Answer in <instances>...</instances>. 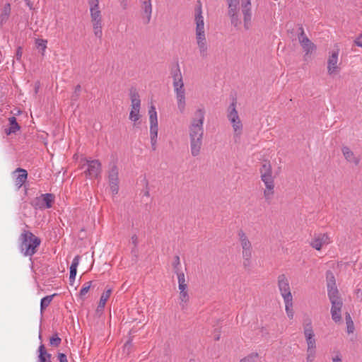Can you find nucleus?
<instances>
[{
	"instance_id": "f257e3e1",
	"label": "nucleus",
	"mask_w": 362,
	"mask_h": 362,
	"mask_svg": "<svg viewBox=\"0 0 362 362\" xmlns=\"http://www.w3.org/2000/svg\"><path fill=\"white\" fill-rule=\"evenodd\" d=\"M205 110L199 107L194 112V117L189 126V136L190 140V150L193 156H197L202 148L204 136V121Z\"/></svg>"
},
{
	"instance_id": "f03ea898",
	"label": "nucleus",
	"mask_w": 362,
	"mask_h": 362,
	"mask_svg": "<svg viewBox=\"0 0 362 362\" xmlns=\"http://www.w3.org/2000/svg\"><path fill=\"white\" fill-rule=\"evenodd\" d=\"M326 280L327 295L332 304L330 310L332 319L335 322H339L341 320V311L343 306V300L336 286V280L333 272L331 271L326 272Z\"/></svg>"
},
{
	"instance_id": "7ed1b4c3",
	"label": "nucleus",
	"mask_w": 362,
	"mask_h": 362,
	"mask_svg": "<svg viewBox=\"0 0 362 362\" xmlns=\"http://www.w3.org/2000/svg\"><path fill=\"white\" fill-rule=\"evenodd\" d=\"M194 22L196 43L199 49V55L205 59L209 55V46L207 44L206 33L204 29V20L202 15V6L199 5L195 9Z\"/></svg>"
},
{
	"instance_id": "20e7f679",
	"label": "nucleus",
	"mask_w": 362,
	"mask_h": 362,
	"mask_svg": "<svg viewBox=\"0 0 362 362\" xmlns=\"http://www.w3.org/2000/svg\"><path fill=\"white\" fill-rule=\"evenodd\" d=\"M173 86L175 99L177 102V110L180 113L183 114L186 109V90L184 86L182 76L180 70L176 68L172 70Z\"/></svg>"
},
{
	"instance_id": "39448f33",
	"label": "nucleus",
	"mask_w": 362,
	"mask_h": 362,
	"mask_svg": "<svg viewBox=\"0 0 362 362\" xmlns=\"http://www.w3.org/2000/svg\"><path fill=\"white\" fill-rule=\"evenodd\" d=\"M19 249L25 257H32L37 252L41 240L32 232L23 230L18 238Z\"/></svg>"
},
{
	"instance_id": "423d86ee",
	"label": "nucleus",
	"mask_w": 362,
	"mask_h": 362,
	"mask_svg": "<svg viewBox=\"0 0 362 362\" xmlns=\"http://www.w3.org/2000/svg\"><path fill=\"white\" fill-rule=\"evenodd\" d=\"M261 180L264 183L266 189L264 192V197L267 200L272 198L274 194V177L272 176V169L269 161H264L260 168Z\"/></svg>"
},
{
	"instance_id": "0eeeda50",
	"label": "nucleus",
	"mask_w": 362,
	"mask_h": 362,
	"mask_svg": "<svg viewBox=\"0 0 362 362\" xmlns=\"http://www.w3.org/2000/svg\"><path fill=\"white\" fill-rule=\"evenodd\" d=\"M227 117L232 124L234 139L237 142L243 132V124L236 110L235 102H233L228 109Z\"/></svg>"
},
{
	"instance_id": "6e6552de",
	"label": "nucleus",
	"mask_w": 362,
	"mask_h": 362,
	"mask_svg": "<svg viewBox=\"0 0 362 362\" xmlns=\"http://www.w3.org/2000/svg\"><path fill=\"white\" fill-rule=\"evenodd\" d=\"M238 237L243 250L242 254L244 259L243 265L245 267H248L250 264V259L252 257V244L243 230H240L238 232Z\"/></svg>"
},
{
	"instance_id": "1a4fd4ad",
	"label": "nucleus",
	"mask_w": 362,
	"mask_h": 362,
	"mask_svg": "<svg viewBox=\"0 0 362 362\" xmlns=\"http://www.w3.org/2000/svg\"><path fill=\"white\" fill-rule=\"evenodd\" d=\"M299 33L298 35L299 43L300 44L303 52H305L304 58L308 61L310 57V54L313 52L315 45L305 35L303 28H298Z\"/></svg>"
},
{
	"instance_id": "9d476101",
	"label": "nucleus",
	"mask_w": 362,
	"mask_h": 362,
	"mask_svg": "<svg viewBox=\"0 0 362 362\" xmlns=\"http://www.w3.org/2000/svg\"><path fill=\"white\" fill-rule=\"evenodd\" d=\"M108 183L112 194H117L119 192V170L115 164L108 171Z\"/></svg>"
},
{
	"instance_id": "9b49d317",
	"label": "nucleus",
	"mask_w": 362,
	"mask_h": 362,
	"mask_svg": "<svg viewBox=\"0 0 362 362\" xmlns=\"http://www.w3.org/2000/svg\"><path fill=\"white\" fill-rule=\"evenodd\" d=\"M278 288L284 300L293 299L289 281L285 274L278 276Z\"/></svg>"
},
{
	"instance_id": "f8f14e48",
	"label": "nucleus",
	"mask_w": 362,
	"mask_h": 362,
	"mask_svg": "<svg viewBox=\"0 0 362 362\" xmlns=\"http://www.w3.org/2000/svg\"><path fill=\"white\" fill-rule=\"evenodd\" d=\"M241 8L243 15V23L245 30L251 27L252 12L250 0H241Z\"/></svg>"
},
{
	"instance_id": "ddd939ff",
	"label": "nucleus",
	"mask_w": 362,
	"mask_h": 362,
	"mask_svg": "<svg viewBox=\"0 0 362 362\" xmlns=\"http://www.w3.org/2000/svg\"><path fill=\"white\" fill-rule=\"evenodd\" d=\"M88 168L85 171L86 176L89 178L98 177L101 172V163L98 160H87Z\"/></svg>"
},
{
	"instance_id": "4468645a",
	"label": "nucleus",
	"mask_w": 362,
	"mask_h": 362,
	"mask_svg": "<svg viewBox=\"0 0 362 362\" xmlns=\"http://www.w3.org/2000/svg\"><path fill=\"white\" fill-rule=\"evenodd\" d=\"M139 4L144 23L148 24L151 21L152 14L151 0H139Z\"/></svg>"
},
{
	"instance_id": "2eb2a0df",
	"label": "nucleus",
	"mask_w": 362,
	"mask_h": 362,
	"mask_svg": "<svg viewBox=\"0 0 362 362\" xmlns=\"http://www.w3.org/2000/svg\"><path fill=\"white\" fill-rule=\"evenodd\" d=\"M54 200V196L52 194H42L36 199L35 206L40 209H49L52 206Z\"/></svg>"
},
{
	"instance_id": "dca6fc26",
	"label": "nucleus",
	"mask_w": 362,
	"mask_h": 362,
	"mask_svg": "<svg viewBox=\"0 0 362 362\" xmlns=\"http://www.w3.org/2000/svg\"><path fill=\"white\" fill-rule=\"evenodd\" d=\"M338 52H333L327 61V72L330 76L335 75L339 72L340 68L337 65Z\"/></svg>"
},
{
	"instance_id": "f3484780",
	"label": "nucleus",
	"mask_w": 362,
	"mask_h": 362,
	"mask_svg": "<svg viewBox=\"0 0 362 362\" xmlns=\"http://www.w3.org/2000/svg\"><path fill=\"white\" fill-rule=\"evenodd\" d=\"M17 173H18L19 174L15 179V185L17 187L18 189H20L25 182L28 178V173L25 169H23L21 168H16L13 172V174H16Z\"/></svg>"
},
{
	"instance_id": "a211bd4d",
	"label": "nucleus",
	"mask_w": 362,
	"mask_h": 362,
	"mask_svg": "<svg viewBox=\"0 0 362 362\" xmlns=\"http://www.w3.org/2000/svg\"><path fill=\"white\" fill-rule=\"evenodd\" d=\"M304 334L306 339V341L308 344V350L307 352H310L311 351L315 350V339L313 338L314 332L313 329H309L308 328L304 331Z\"/></svg>"
},
{
	"instance_id": "6ab92c4d",
	"label": "nucleus",
	"mask_w": 362,
	"mask_h": 362,
	"mask_svg": "<svg viewBox=\"0 0 362 362\" xmlns=\"http://www.w3.org/2000/svg\"><path fill=\"white\" fill-rule=\"evenodd\" d=\"M342 153L345 158V159L349 162L353 163L356 165H358L360 162V158L358 157H356L354 152L347 146H344L342 148Z\"/></svg>"
},
{
	"instance_id": "aec40b11",
	"label": "nucleus",
	"mask_w": 362,
	"mask_h": 362,
	"mask_svg": "<svg viewBox=\"0 0 362 362\" xmlns=\"http://www.w3.org/2000/svg\"><path fill=\"white\" fill-rule=\"evenodd\" d=\"M11 13V5L10 4H6L2 8L0 13V25H3L5 24Z\"/></svg>"
},
{
	"instance_id": "412c9836",
	"label": "nucleus",
	"mask_w": 362,
	"mask_h": 362,
	"mask_svg": "<svg viewBox=\"0 0 362 362\" xmlns=\"http://www.w3.org/2000/svg\"><path fill=\"white\" fill-rule=\"evenodd\" d=\"M130 98H131V106L132 109L134 110H140L141 107V100L139 98V95L136 90H132L130 93Z\"/></svg>"
},
{
	"instance_id": "4be33fe9",
	"label": "nucleus",
	"mask_w": 362,
	"mask_h": 362,
	"mask_svg": "<svg viewBox=\"0 0 362 362\" xmlns=\"http://www.w3.org/2000/svg\"><path fill=\"white\" fill-rule=\"evenodd\" d=\"M38 362H51V354L46 351L45 347L41 344L38 349Z\"/></svg>"
},
{
	"instance_id": "5701e85b",
	"label": "nucleus",
	"mask_w": 362,
	"mask_h": 362,
	"mask_svg": "<svg viewBox=\"0 0 362 362\" xmlns=\"http://www.w3.org/2000/svg\"><path fill=\"white\" fill-rule=\"evenodd\" d=\"M228 15L230 18L231 25H233L236 30L240 28L241 21L239 17L238 11L228 12Z\"/></svg>"
},
{
	"instance_id": "b1692460",
	"label": "nucleus",
	"mask_w": 362,
	"mask_h": 362,
	"mask_svg": "<svg viewBox=\"0 0 362 362\" xmlns=\"http://www.w3.org/2000/svg\"><path fill=\"white\" fill-rule=\"evenodd\" d=\"M92 23H102L101 11L99 8H90Z\"/></svg>"
},
{
	"instance_id": "393cba45",
	"label": "nucleus",
	"mask_w": 362,
	"mask_h": 362,
	"mask_svg": "<svg viewBox=\"0 0 362 362\" xmlns=\"http://www.w3.org/2000/svg\"><path fill=\"white\" fill-rule=\"evenodd\" d=\"M112 293V290L110 288L107 289L101 296L98 305V310H103L105 308L107 300L110 298Z\"/></svg>"
},
{
	"instance_id": "a878e982",
	"label": "nucleus",
	"mask_w": 362,
	"mask_h": 362,
	"mask_svg": "<svg viewBox=\"0 0 362 362\" xmlns=\"http://www.w3.org/2000/svg\"><path fill=\"white\" fill-rule=\"evenodd\" d=\"M284 304H285V310L286 313V315L291 320L293 318L294 316V311H293V299H287L284 300Z\"/></svg>"
},
{
	"instance_id": "bb28decb",
	"label": "nucleus",
	"mask_w": 362,
	"mask_h": 362,
	"mask_svg": "<svg viewBox=\"0 0 362 362\" xmlns=\"http://www.w3.org/2000/svg\"><path fill=\"white\" fill-rule=\"evenodd\" d=\"M10 127L8 130H6L7 134H10L11 133H16L18 130L20 129V126L16 122V118L15 117H11L9 118Z\"/></svg>"
},
{
	"instance_id": "cd10ccee",
	"label": "nucleus",
	"mask_w": 362,
	"mask_h": 362,
	"mask_svg": "<svg viewBox=\"0 0 362 362\" xmlns=\"http://www.w3.org/2000/svg\"><path fill=\"white\" fill-rule=\"evenodd\" d=\"M180 305L182 310H185L187 308V303L189 300V295L186 289L180 290Z\"/></svg>"
},
{
	"instance_id": "c85d7f7f",
	"label": "nucleus",
	"mask_w": 362,
	"mask_h": 362,
	"mask_svg": "<svg viewBox=\"0 0 362 362\" xmlns=\"http://www.w3.org/2000/svg\"><path fill=\"white\" fill-rule=\"evenodd\" d=\"M345 320L346 324V332L348 334L354 333L355 327L352 318L349 313H346Z\"/></svg>"
},
{
	"instance_id": "c756f323",
	"label": "nucleus",
	"mask_w": 362,
	"mask_h": 362,
	"mask_svg": "<svg viewBox=\"0 0 362 362\" xmlns=\"http://www.w3.org/2000/svg\"><path fill=\"white\" fill-rule=\"evenodd\" d=\"M56 296V294H53L51 296H47L41 299L40 301V311L43 312L45 309H46L52 302L53 297Z\"/></svg>"
},
{
	"instance_id": "7c9ffc66",
	"label": "nucleus",
	"mask_w": 362,
	"mask_h": 362,
	"mask_svg": "<svg viewBox=\"0 0 362 362\" xmlns=\"http://www.w3.org/2000/svg\"><path fill=\"white\" fill-rule=\"evenodd\" d=\"M177 274L178 279V287L179 290H185L187 289V285L185 283V277L183 272H176Z\"/></svg>"
},
{
	"instance_id": "2f4dec72",
	"label": "nucleus",
	"mask_w": 362,
	"mask_h": 362,
	"mask_svg": "<svg viewBox=\"0 0 362 362\" xmlns=\"http://www.w3.org/2000/svg\"><path fill=\"white\" fill-rule=\"evenodd\" d=\"M150 124H158L157 112L156 107L151 105L148 110Z\"/></svg>"
},
{
	"instance_id": "473e14b6",
	"label": "nucleus",
	"mask_w": 362,
	"mask_h": 362,
	"mask_svg": "<svg viewBox=\"0 0 362 362\" xmlns=\"http://www.w3.org/2000/svg\"><path fill=\"white\" fill-rule=\"evenodd\" d=\"M228 5V11H238L239 0H227Z\"/></svg>"
},
{
	"instance_id": "72a5a7b5",
	"label": "nucleus",
	"mask_w": 362,
	"mask_h": 362,
	"mask_svg": "<svg viewBox=\"0 0 362 362\" xmlns=\"http://www.w3.org/2000/svg\"><path fill=\"white\" fill-rule=\"evenodd\" d=\"M329 238L327 234H323L320 237L318 236V251L320 250L321 247L329 244Z\"/></svg>"
},
{
	"instance_id": "f704fd0d",
	"label": "nucleus",
	"mask_w": 362,
	"mask_h": 362,
	"mask_svg": "<svg viewBox=\"0 0 362 362\" xmlns=\"http://www.w3.org/2000/svg\"><path fill=\"white\" fill-rule=\"evenodd\" d=\"M93 28L95 35L98 38H101L103 35L102 23H93Z\"/></svg>"
},
{
	"instance_id": "c9c22d12",
	"label": "nucleus",
	"mask_w": 362,
	"mask_h": 362,
	"mask_svg": "<svg viewBox=\"0 0 362 362\" xmlns=\"http://www.w3.org/2000/svg\"><path fill=\"white\" fill-rule=\"evenodd\" d=\"M47 40H42V39H37L36 40V46L37 48L42 49V54L44 55V52L47 48Z\"/></svg>"
},
{
	"instance_id": "e433bc0d",
	"label": "nucleus",
	"mask_w": 362,
	"mask_h": 362,
	"mask_svg": "<svg viewBox=\"0 0 362 362\" xmlns=\"http://www.w3.org/2000/svg\"><path fill=\"white\" fill-rule=\"evenodd\" d=\"M257 358L258 354L257 353H252L247 357L241 359L240 362H258Z\"/></svg>"
},
{
	"instance_id": "4c0bfd02",
	"label": "nucleus",
	"mask_w": 362,
	"mask_h": 362,
	"mask_svg": "<svg viewBox=\"0 0 362 362\" xmlns=\"http://www.w3.org/2000/svg\"><path fill=\"white\" fill-rule=\"evenodd\" d=\"M139 112H140V110H136L132 109L130 111V113H129V119L134 122L138 121L140 118Z\"/></svg>"
},
{
	"instance_id": "58836bf2",
	"label": "nucleus",
	"mask_w": 362,
	"mask_h": 362,
	"mask_svg": "<svg viewBox=\"0 0 362 362\" xmlns=\"http://www.w3.org/2000/svg\"><path fill=\"white\" fill-rule=\"evenodd\" d=\"M158 124H150V136L151 137H158Z\"/></svg>"
},
{
	"instance_id": "ea45409f",
	"label": "nucleus",
	"mask_w": 362,
	"mask_h": 362,
	"mask_svg": "<svg viewBox=\"0 0 362 362\" xmlns=\"http://www.w3.org/2000/svg\"><path fill=\"white\" fill-rule=\"evenodd\" d=\"M90 285H91V281L86 282L83 285V286H82V288H81V289L80 291V296H81V297L84 296L88 292V291H89V289L90 288Z\"/></svg>"
},
{
	"instance_id": "a19ab883",
	"label": "nucleus",
	"mask_w": 362,
	"mask_h": 362,
	"mask_svg": "<svg viewBox=\"0 0 362 362\" xmlns=\"http://www.w3.org/2000/svg\"><path fill=\"white\" fill-rule=\"evenodd\" d=\"M61 341V339L57 336V334H55L50 338L49 343L52 346H58L60 344Z\"/></svg>"
},
{
	"instance_id": "79ce46f5",
	"label": "nucleus",
	"mask_w": 362,
	"mask_h": 362,
	"mask_svg": "<svg viewBox=\"0 0 362 362\" xmlns=\"http://www.w3.org/2000/svg\"><path fill=\"white\" fill-rule=\"evenodd\" d=\"M307 358L306 362H314L316 358V351H311L310 352H307Z\"/></svg>"
},
{
	"instance_id": "37998d69",
	"label": "nucleus",
	"mask_w": 362,
	"mask_h": 362,
	"mask_svg": "<svg viewBox=\"0 0 362 362\" xmlns=\"http://www.w3.org/2000/svg\"><path fill=\"white\" fill-rule=\"evenodd\" d=\"M303 326H304V331L306 329H312V326H311V320L308 317H307L306 319L304 320V322H303Z\"/></svg>"
},
{
	"instance_id": "c03bdc74",
	"label": "nucleus",
	"mask_w": 362,
	"mask_h": 362,
	"mask_svg": "<svg viewBox=\"0 0 362 362\" xmlns=\"http://www.w3.org/2000/svg\"><path fill=\"white\" fill-rule=\"evenodd\" d=\"M90 8H99V0H88Z\"/></svg>"
},
{
	"instance_id": "a18cd8bd",
	"label": "nucleus",
	"mask_w": 362,
	"mask_h": 362,
	"mask_svg": "<svg viewBox=\"0 0 362 362\" xmlns=\"http://www.w3.org/2000/svg\"><path fill=\"white\" fill-rule=\"evenodd\" d=\"M81 90V86L80 85H77L75 88V90H74V95H72V100H76L78 95H79V92Z\"/></svg>"
},
{
	"instance_id": "49530a36",
	"label": "nucleus",
	"mask_w": 362,
	"mask_h": 362,
	"mask_svg": "<svg viewBox=\"0 0 362 362\" xmlns=\"http://www.w3.org/2000/svg\"><path fill=\"white\" fill-rule=\"evenodd\" d=\"M77 268L70 267L69 279H76Z\"/></svg>"
},
{
	"instance_id": "de8ad7c7",
	"label": "nucleus",
	"mask_w": 362,
	"mask_h": 362,
	"mask_svg": "<svg viewBox=\"0 0 362 362\" xmlns=\"http://www.w3.org/2000/svg\"><path fill=\"white\" fill-rule=\"evenodd\" d=\"M354 43L358 47H362V33L356 38V40H354Z\"/></svg>"
},
{
	"instance_id": "09e8293b",
	"label": "nucleus",
	"mask_w": 362,
	"mask_h": 362,
	"mask_svg": "<svg viewBox=\"0 0 362 362\" xmlns=\"http://www.w3.org/2000/svg\"><path fill=\"white\" fill-rule=\"evenodd\" d=\"M79 264V257L76 256L74 258L71 267L74 268H77L78 265Z\"/></svg>"
},
{
	"instance_id": "8fccbe9b",
	"label": "nucleus",
	"mask_w": 362,
	"mask_h": 362,
	"mask_svg": "<svg viewBox=\"0 0 362 362\" xmlns=\"http://www.w3.org/2000/svg\"><path fill=\"white\" fill-rule=\"evenodd\" d=\"M58 359H59V362H68L66 356L62 353H59L58 354Z\"/></svg>"
},
{
	"instance_id": "3c124183",
	"label": "nucleus",
	"mask_w": 362,
	"mask_h": 362,
	"mask_svg": "<svg viewBox=\"0 0 362 362\" xmlns=\"http://www.w3.org/2000/svg\"><path fill=\"white\" fill-rule=\"evenodd\" d=\"M180 265V257L178 256H176L175 257V261H174V267L175 269V272H178V269H177V267Z\"/></svg>"
},
{
	"instance_id": "603ef678",
	"label": "nucleus",
	"mask_w": 362,
	"mask_h": 362,
	"mask_svg": "<svg viewBox=\"0 0 362 362\" xmlns=\"http://www.w3.org/2000/svg\"><path fill=\"white\" fill-rule=\"evenodd\" d=\"M157 138L151 137V144L153 151L156 149Z\"/></svg>"
},
{
	"instance_id": "864d4df0",
	"label": "nucleus",
	"mask_w": 362,
	"mask_h": 362,
	"mask_svg": "<svg viewBox=\"0 0 362 362\" xmlns=\"http://www.w3.org/2000/svg\"><path fill=\"white\" fill-rule=\"evenodd\" d=\"M132 243L136 247L138 244V237L136 235H133L131 238Z\"/></svg>"
},
{
	"instance_id": "5fc2aeb1",
	"label": "nucleus",
	"mask_w": 362,
	"mask_h": 362,
	"mask_svg": "<svg viewBox=\"0 0 362 362\" xmlns=\"http://www.w3.org/2000/svg\"><path fill=\"white\" fill-rule=\"evenodd\" d=\"M22 56V51L21 48L18 47L16 52V59L17 60H20Z\"/></svg>"
},
{
	"instance_id": "6e6d98bb",
	"label": "nucleus",
	"mask_w": 362,
	"mask_h": 362,
	"mask_svg": "<svg viewBox=\"0 0 362 362\" xmlns=\"http://www.w3.org/2000/svg\"><path fill=\"white\" fill-rule=\"evenodd\" d=\"M121 6H122L123 8H126L127 6V0H119Z\"/></svg>"
},
{
	"instance_id": "4d7b16f0",
	"label": "nucleus",
	"mask_w": 362,
	"mask_h": 362,
	"mask_svg": "<svg viewBox=\"0 0 362 362\" xmlns=\"http://www.w3.org/2000/svg\"><path fill=\"white\" fill-rule=\"evenodd\" d=\"M333 362H341V358L339 356H336V357H334L333 358Z\"/></svg>"
},
{
	"instance_id": "13d9d810",
	"label": "nucleus",
	"mask_w": 362,
	"mask_h": 362,
	"mask_svg": "<svg viewBox=\"0 0 362 362\" xmlns=\"http://www.w3.org/2000/svg\"><path fill=\"white\" fill-rule=\"evenodd\" d=\"M311 245L313 248L316 249L317 250V240H313L311 243Z\"/></svg>"
},
{
	"instance_id": "bf43d9fd",
	"label": "nucleus",
	"mask_w": 362,
	"mask_h": 362,
	"mask_svg": "<svg viewBox=\"0 0 362 362\" xmlns=\"http://www.w3.org/2000/svg\"><path fill=\"white\" fill-rule=\"evenodd\" d=\"M26 4L30 9L33 8V4L30 1V0L26 1Z\"/></svg>"
},
{
	"instance_id": "052dcab7",
	"label": "nucleus",
	"mask_w": 362,
	"mask_h": 362,
	"mask_svg": "<svg viewBox=\"0 0 362 362\" xmlns=\"http://www.w3.org/2000/svg\"><path fill=\"white\" fill-rule=\"evenodd\" d=\"M74 281H75V279H69L70 284L73 285Z\"/></svg>"
},
{
	"instance_id": "680f3d73",
	"label": "nucleus",
	"mask_w": 362,
	"mask_h": 362,
	"mask_svg": "<svg viewBox=\"0 0 362 362\" xmlns=\"http://www.w3.org/2000/svg\"><path fill=\"white\" fill-rule=\"evenodd\" d=\"M214 338H215L216 340H218L219 338H220V336L219 335L214 336Z\"/></svg>"
},
{
	"instance_id": "e2e57ef3",
	"label": "nucleus",
	"mask_w": 362,
	"mask_h": 362,
	"mask_svg": "<svg viewBox=\"0 0 362 362\" xmlns=\"http://www.w3.org/2000/svg\"><path fill=\"white\" fill-rule=\"evenodd\" d=\"M358 294H361L360 290H358L357 291V295L358 296Z\"/></svg>"
},
{
	"instance_id": "0e129e2a",
	"label": "nucleus",
	"mask_w": 362,
	"mask_h": 362,
	"mask_svg": "<svg viewBox=\"0 0 362 362\" xmlns=\"http://www.w3.org/2000/svg\"><path fill=\"white\" fill-rule=\"evenodd\" d=\"M358 294H361L360 290H358L357 291V295L358 296Z\"/></svg>"
},
{
	"instance_id": "69168bd1",
	"label": "nucleus",
	"mask_w": 362,
	"mask_h": 362,
	"mask_svg": "<svg viewBox=\"0 0 362 362\" xmlns=\"http://www.w3.org/2000/svg\"><path fill=\"white\" fill-rule=\"evenodd\" d=\"M189 362H195V361H194V360L191 359V360H189Z\"/></svg>"
},
{
	"instance_id": "338daca9",
	"label": "nucleus",
	"mask_w": 362,
	"mask_h": 362,
	"mask_svg": "<svg viewBox=\"0 0 362 362\" xmlns=\"http://www.w3.org/2000/svg\"><path fill=\"white\" fill-rule=\"evenodd\" d=\"M361 295H362V291H361Z\"/></svg>"
}]
</instances>
